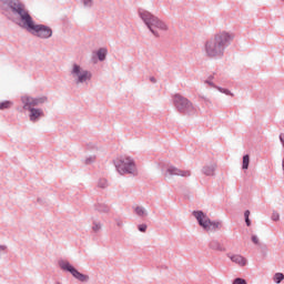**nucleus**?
<instances>
[{"label":"nucleus","instance_id":"f257e3e1","mask_svg":"<svg viewBox=\"0 0 284 284\" xmlns=\"http://www.w3.org/2000/svg\"><path fill=\"white\" fill-rule=\"evenodd\" d=\"M232 41L229 33L222 32L209 39L204 44V52L210 59H221L225 52V45Z\"/></svg>","mask_w":284,"mask_h":284},{"label":"nucleus","instance_id":"f03ea898","mask_svg":"<svg viewBox=\"0 0 284 284\" xmlns=\"http://www.w3.org/2000/svg\"><path fill=\"white\" fill-rule=\"evenodd\" d=\"M18 11L21 19V28L31 32L34 37H40V39H50V37H52V29L43 24H36L32 17H30V13H28L26 9L18 8Z\"/></svg>","mask_w":284,"mask_h":284},{"label":"nucleus","instance_id":"7ed1b4c3","mask_svg":"<svg viewBox=\"0 0 284 284\" xmlns=\"http://www.w3.org/2000/svg\"><path fill=\"white\" fill-rule=\"evenodd\" d=\"M140 17L153 34H156V31H154L155 28H158L159 30H168V24H165V22L159 20V18L154 17L149 11L141 10Z\"/></svg>","mask_w":284,"mask_h":284},{"label":"nucleus","instance_id":"20e7f679","mask_svg":"<svg viewBox=\"0 0 284 284\" xmlns=\"http://www.w3.org/2000/svg\"><path fill=\"white\" fill-rule=\"evenodd\" d=\"M119 174H136V164L130 156H120L114 161Z\"/></svg>","mask_w":284,"mask_h":284},{"label":"nucleus","instance_id":"39448f33","mask_svg":"<svg viewBox=\"0 0 284 284\" xmlns=\"http://www.w3.org/2000/svg\"><path fill=\"white\" fill-rule=\"evenodd\" d=\"M193 215L199 222V225L206 232H210L211 230H221V222H212L202 211L193 212Z\"/></svg>","mask_w":284,"mask_h":284},{"label":"nucleus","instance_id":"423d86ee","mask_svg":"<svg viewBox=\"0 0 284 284\" xmlns=\"http://www.w3.org/2000/svg\"><path fill=\"white\" fill-rule=\"evenodd\" d=\"M174 105L179 112H182L183 114H192L194 113V105L187 98H184L182 95H175L174 97Z\"/></svg>","mask_w":284,"mask_h":284},{"label":"nucleus","instance_id":"0eeeda50","mask_svg":"<svg viewBox=\"0 0 284 284\" xmlns=\"http://www.w3.org/2000/svg\"><path fill=\"white\" fill-rule=\"evenodd\" d=\"M71 74L73 79H77V83H85V81H90V79H92V73L83 70V68H81L79 64H73Z\"/></svg>","mask_w":284,"mask_h":284},{"label":"nucleus","instance_id":"6e6552de","mask_svg":"<svg viewBox=\"0 0 284 284\" xmlns=\"http://www.w3.org/2000/svg\"><path fill=\"white\" fill-rule=\"evenodd\" d=\"M23 103V110H32L37 105H41V103H45L48 99L45 97L42 98H32L30 95H24L21 98Z\"/></svg>","mask_w":284,"mask_h":284},{"label":"nucleus","instance_id":"1a4fd4ad","mask_svg":"<svg viewBox=\"0 0 284 284\" xmlns=\"http://www.w3.org/2000/svg\"><path fill=\"white\" fill-rule=\"evenodd\" d=\"M60 267L62 270H67V272H70L72 276H74V278H77L78 281H81L82 283H85L87 281L90 280L88 275L80 273L79 271H77V268H74V266H72V264L68 262L60 263Z\"/></svg>","mask_w":284,"mask_h":284},{"label":"nucleus","instance_id":"9d476101","mask_svg":"<svg viewBox=\"0 0 284 284\" xmlns=\"http://www.w3.org/2000/svg\"><path fill=\"white\" fill-rule=\"evenodd\" d=\"M0 8L2 10H12V12L17 14H19V8L26 10V7H23L19 0H0Z\"/></svg>","mask_w":284,"mask_h":284},{"label":"nucleus","instance_id":"9b49d317","mask_svg":"<svg viewBox=\"0 0 284 284\" xmlns=\"http://www.w3.org/2000/svg\"><path fill=\"white\" fill-rule=\"evenodd\" d=\"M166 174H169V176H182L184 179H187L192 176V171L179 169L176 166H169L166 169Z\"/></svg>","mask_w":284,"mask_h":284},{"label":"nucleus","instance_id":"f8f14e48","mask_svg":"<svg viewBox=\"0 0 284 284\" xmlns=\"http://www.w3.org/2000/svg\"><path fill=\"white\" fill-rule=\"evenodd\" d=\"M229 258L232 261V263L240 265V267H245V265H247V260H245V257L242 255H229Z\"/></svg>","mask_w":284,"mask_h":284},{"label":"nucleus","instance_id":"ddd939ff","mask_svg":"<svg viewBox=\"0 0 284 284\" xmlns=\"http://www.w3.org/2000/svg\"><path fill=\"white\" fill-rule=\"evenodd\" d=\"M30 121H39V118L43 116V110L41 109H30Z\"/></svg>","mask_w":284,"mask_h":284},{"label":"nucleus","instance_id":"4468645a","mask_svg":"<svg viewBox=\"0 0 284 284\" xmlns=\"http://www.w3.org/2000/svg\"><path fill=\"white\" fill-rule=\"evenodd\" d=\"M108 54V50L106 49H100L98 51V58L100 61H105V57Z\"/></svg>","mask_w":284,"mask_h":284},{"label":"nucleus","instance_id":"2eb2a0df","mask_svg":"<svg viewBox=\"0 0 284 284\" xmlns=\"http://www.w3.org/2000/svg\"><path fill=\"white\" fill-rule=\"evenodd\" d=\"M12 108V101H4L0 103V110H10Z\"/></svg>","mask_w":284,"mask_h":284},{"label":"nucleus","instance_id":"dca6fc26","mask_svg":"<svg viewBox=\"0 0 284 284\" xmlns=\"http://www.w3.org/2000/svg\"><path fill=\"white\" fill-rule=\"evenodd\" d=\"M248 168H250V155H244L243 156L242 169L247 170Z\"/></svg>","mask_w":284,"mask_h":284},{"label":"nucleus","instance_id":"f3484780","mask_svg":"<svg viewBox=\"0 0 284 284\" xmlns=\"http://www.w3.org/2000/svg\"><path fill=\"white\" fill-rule=\"evenodd\" d=\"M134 212L138 216H145V209L143 206H135Z\"/></svg>","mask_w":284,"mask_h":284},{"label":"nucleus","instance_id":"a211bd4d","mask_svg":"<svg viewBox=\"0 0 284 284\" xmlns=\"http://www.w3.org/2000/svg\"><path fill=\"white\" fill-rule=\"evenodd\" d=\"M204 174H206V176H212L214 174V166H206L203 170Z\"/></svg>","mask_w":284,"mask_h":284},{"label":"nucleus","instance_id":"6ab92c4d","mask_svg":"<svg viewBox=\"0 0 284 284\" xmlns=\"http://www.w3.org/2000/svg\"><path fill=\"white\" fill-rule=\"evenodd\" d=\"M283 278H284L283 273H276V274L274 275V281H275L277 284L281 283V281H283Z\"/></svg>","mask_w":284,"mask_h":284},{"label":"nucleus","instance_id":"aec40b11","mask_svg":"<svg viewBox=\"0 0 284 284\" xmlns=\"http://www.w3.org/2000/svg\"><path fill=\"white\" fill-rule=\"evenodd\" d=\"M233 284H247V281L244 278L237 277L233 281Z\"/></svg>","mask_w":284,"mask_h":284},{"label":"nucleus","instance_id":"412c9836","mask_svg":"<svg viewBox=\"0 0 284 284\" xmlns=\"http://www.w3.org/2000/svg\"><path fill=\"white\" fill-rule=\"evenodd\" d=\"M99 212H110V206L105 205V204H102L100 207H99Z\"/></svg>","mask_w":284,"mask_h":284},{"label":"nucleus","instance_id":"4be33fe9","mask_svg":"<svg viewBox=\"0 0 284 284\" xmlns=\"http://www.w3.org/2000/svg\"><path fill=\"white\" fill-rule=\"evenodd\" d=\"M272 221H281V214H278V212H273Z\"/></svg>","mask_w":284,"mask_h":284},{"label":"nucleus","instance_id":"5701e85b","mask_svg":"<svg viewBox=\"0 0 284 284\" xmlns=\"http://www.w3.org/2000/svg\"><path fill=\"white\" fill-rule=\"evenodd\" d=\"M211 247L212 250H221V245L219 244V242H211Z\"/></svg>","mask_w":284,"mask_h":284},{"label":"nucleus","instance_id":"b1692460","mask_svg":"<svg viewBox=\"0 0 284 284\" xmlns=\"http://www.w3.org/2000/svg\"><path fill=\"white\" fill-rule=\"evenodd\" d=\"M139 230H140V232H145V231L148 230V225H145V224H140V225H139Z\"/></svg>","mask_w":284,"mask_h":284},{"label":"nucleus","instance_id":"393cba45","mask_svg":"<svg viewBox=\"0 0 284 284\" xmlns=\"http://www.w3.org/2000/svg\"><path fill=\"white\" fill-rule=\"evenodd\" d=\"M252 242L255 244V245H258V237L256 235H252Z\"/></svg>","mask_w":284,"mask_h":284},{"label":"nucleus","instance_id":"a878e982","mask_svg":"<svg viewBox=\"0 0 284 284\" xmlns=\"http://www.w3.org/2000/svg\"><path fill=\"white\" fill-rule=\"evenodd\" d=\"M84 6H92V0H82Z\"/></svg>","mask_w":284,"mask_h":284},{"label":"nucleus","instance_id":"bb28decb","mask_svg":"<svg viewBox=\"0 0 284 284\" xmlns=\"http://www.w3.org/2000/svg\"><path fill=\"white\" fill-rule=\"evenodd\" d=\"M99 230H101V225L95 224V225L93 226V231H94V232H99Z\"/></svg>","mask_w":284,"mask_h":284},{"label":"nucleus","instance_id":"cd10ccee","mask_svg":"<svg viewBox=\"0 0 284 284\" xmlns=\"http://www.w3.org/2000/svg\"><path fill=\"white\" fill-rule=\"evenodd\" d=\"M280 141H281L282 145L284 146V134L283 133L280 134Z\"/></svg>","mask_w":284,"mask_h":284},{"label":"nucleus","instance_id":"c85d7f7f","mask_svg":"<svg viewBox=\"0 0 284 284\" xmlns=\"http://www.w3.org/2000/svg\"><path fill=\"white\" fill-rule=\"evenodd\" d=\"M100 186H102V187H108V181L104 180V181L102 182V184L100 183Z\"/></svg>","mask_w":284,"mask_h":284},{"label":"nucleus","instance_id":"c756f323","mask_svg":"<svg viewBox=\"0 0 284 284\" xmlns=\"http://www.w3.org/2000/svg\"><path fill=\"white\" fill-rule=\"evenodd\" d=\"M245 223H246L247 227H250V225H252V223L250 222V217H245Z\"/></svg>","mask_w":284,"mask_h":284},{"label":"nucleus","instance_id":"7c9ffc66","mask_svg":"<svg viewBox=\"0 0 284 284\" xmlns=\"http://www.w3.org/2000/svg\"><path fill=\"white\" fill-rule=\"evenodd\" d=\"M244 216L245 219H250V211H245Z\"/></svg>","mask_w":284,"mask_h":284},{"label":"nucleus","instance_id":"2f4dec72","mask_svg":"<svg viewBox=\"0 0 284 284\" xmlns=\"http://www.w3.org/2000/svg\"><path fill=\"white\" fill-rule=\"evenodd\" d=\"M206 83H209V85H212V88H214V84L211 81H206Z\"/></svg>","mask_w":284,"mask_h":284},{"label":"nucleus","instance_id":"473e14b6","mask_svg":"<svg viewBox=\"0 0 284 284\" xmlns=\"http://www.w3.org/2000/svg\"><path fill=\"white\" fill-rule=\"evenodd\" d=\"M3 250H6V247H3V246H0V252H1V251H3Z\"/></svg>","mask_w":284,"mask_h":284}]
</instances>
